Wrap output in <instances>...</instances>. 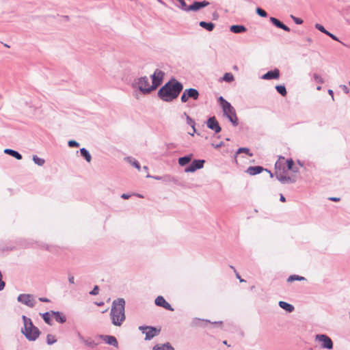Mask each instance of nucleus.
I'll return each instance as SVG.
<instances>
[{
    "mask_svg": "<svg viewBox=\"0 0 350 350\" xmlns=\"http://www.w3.org/2000/svg\"><path fill=\"white\" fill-rule=\"evenodd\" d=\"M183 89V84L173 79L167 82L158 91V96L165 102H172L176 99Z\"/></svg>",
    "mask_w": 350,
    "mask_h": 350,
    "instance_id": "obj_1",
    "label": "nucleus"
},
{
    "mask_svg": "<svg viewBox=\"0 0 350 350\" xmlns=\"http://www.w3.org/2000/svg\"><path fill=\"white\" fill-rule=\"evenodd\" d=\"M124 306L125 301L123 298H118L113 301L110 312L113 325L120 326L125 321Z\"/></svg>",
    "mask_w": 350,
    "mask_h": 350,
    "instance_id": "obj_2",
    "label": "nucleus"
},
{
    "mask_svg": "<svg viewBox=\"0 0 350 350\" xmlns=\"http://www.w3.org/2000/svg\"><path fill=\"white\" fill-rule=\"evenodd\" d=\"M22 319L23 322V327H21V333L28 340H36L40 334L39 329L33 325L30 318L23 315Z\"/></svg>",
    "mask_w": 350,
    "mask_h": 350,
    "instance_id": "obj_3",
    "label": "nucleus"
},
{
    "mask_svg": "<svg viewBox=\"0 0 350 350\" xmlns=\"http://www.w3.org/2000/svg\"><path fill=\"white\" fill-rule=\"evenodd\" d=\"M218 101L222 108L224 115L229 120L233 126H237L238 118L234 108L229 102L226 100L223 96H219L218 98Z\"/></svg>",
    "mask_w": 350,
    "mask_h": 350,
    "instance_id": "obj_4",
    "label": "nucleus"
},
{
    "mask_svg": "<svg viewBox=\"0 0 350 350\" xmlns=\"http://www.w3.org/2000/svg\"><path fill=\"white\" fill-rule=\"evenodd\" d=\"M131 86L134 89L139 90L143 94H150L154 90L152 89V85L150 84L148 78L146 76L135 79Z\"/></svg>",
    "mask_w": 350,
    "mask_h": 350,
    "instance_id": "obj_5",
    "label": "nucleus"
},
{
    "mask_svg": "<svg viewBox=\"0 0 350 350\" xmlns=\"http://www.w3.org/2000/svg\"><path fill=\"white\" fill-rule=\"evenodd\" d=\"M79 341L89 349H95L100 344L98 335L95 337L84 336L80 333L77 334Z\"/></svg>",
    "mask_w": 350,
    "mask_h": 350,
    "instance_id": "obj_6",
    "label": "nucleus"
},
{
    "mask_svg": "<svg viewBox=\"0 0 350 350\" xmlns=\"http://www.w3.org/2000/svg\"><path fill=\"white\" fill-rule=\"evenodd\" d=\"M315 341L319 342L321 347L323 349L329 350L333 349V342L326 334H317L315 336Z\"/></svg>",
    "mask_w": 350,
    "mask_h": 350,
    "instance_id": "obj_7",
    "label": "nucleus"
},
{
    "mask_svg": "<svg viewBox=\"0 0 350 350\" xmlns=\"http://www.w3.org/2000/svg\"><path fill=\"white\" fill-rule=\"evenodd\" d=\"M199 96V92L196 89H185L181 95L180 100L182 103H187L189 98L196 100L198 99Z\"/></svg>",
    "mask_w": 350,
    "mask_h": 350,
    "instance_id": "obj_8",
    "label": "nucleus"
},
{
    "mask_svg": "<svg viewBox=\"0 0 350 350\" xmlns=\"http://www.w3.org/2000/svg\"><path fill=\"white\" fill-rule=\"evenodd\" d=\"M139 329L146 334L145 340H150L154 336L159 335L160 330L151 326H139Z\"/></svg>",
    "mask_w": 350,
    "mask_h": 350,
    "instance_id": "obj_9",
    "label": "nucleus"
},
{
    "mask_svg": "<svg viewBox=\"0 0 350 350\" xmlns=\"http://www.w3.org/2000/svg\"><path fill=\"white\" fill-rule=\"evenodd\" d=\"M17 301L29 308H33L36 305L34 297L31 294H20L17 297Z\"/></svg>",
    "mask_w": 350,
    "mask_h": 350,
    "instance_id": "obj_10",
    "label": "nucleus"
},
{
    "mask_svg": "<svg viewBox=\"0 0 350 350\" xmlns=\"http://www.w3.org/2000/svg\"><path fill=\"white\" fill-rule=\"evenodd\" d=\"M164 75L165 74L162 70L159 69H156L154 73L151 75L152 89H154V90L157 87H159L161 84Z\"/></svg>",
    "mask_w": 350,
    "mask_h": 350,
    "instance_id": "obj_11",
    "label": "nucleus"
},
{
    "mask_svg": "<svg viewBox=\"0 0 350 350\" xmlns=\"http://www.w3.org/2000/svg\"><path fill=\"white\" fill-rule=\"evenodd\" d=\"M204 160H193L192 163L185 169V172H194L197 170L202 169L204 166Z\"/></svg>",
    "mask_w": 350,
    "mask_h": 350,
    "instance_id": "obj_12",
    "label": "nucleus"
},
{
    "mask_svg": "<svg viewBox=\"0 0 350 350\" xmlns=\"http://www.w3.org/2000/svg\"><path fill=\"white\" fill-rule=\"evenodd\" d=\"M206 125L208 129L214 131L216 133H219L221 130V128L215 116L211 117L208 119Z\"/></svg>",
    "mask_w": 350,
    "mask_h": 350,
    "instance_id": "obj_13",
    "label": "nucleus"
},
{
    "mask_svg": "<svg viewBox=\"0 0 350 350\" xmlns=\"http://www.w3.org/2000/svg\"><path fill=\"white\" fill-rule=\"evenodd\" d=\"M98 338L103 340L106 344L111 345L114 347H118V342L116 338L113 336L99 334Z\"/></svg>",
    "mask_w": 350,
    "mask_h": 350,
    "instance_id": "obj_14",
    "label": "nucleus"
},
{
    "mask_svg": "<svg viewBox=\"0 0 350 350\" xmlns=\"http://www.w3.org/2000/svg\"><path fill=\"white\" fill-rule=\"evenodd\" d=\"M209 5V2L206 1H194L193 4L189 5L187 8V12L193 11L197 12L199 10Z\"/></svg>",
    "mask_w": 350,
    "mask_h": 350,
    "instance_id": "obj_15",
    "label": "nucleus"
},
{
    "mask_svg": "<svg viewBox=\"0 0 350 350\" xmlns=\"http://www.w3.org/2000/svg\"><path fill=\"white\" fill-rule=\"evenodd\" d=\"M154 303L157 306L163 307V308L168 310H174V309L172 308L171 305L165 301V299L162 296H158L155 300Z\"/></svg>",
    "mask_w": 350,
    "mask_h": 350,
    "instance_id": "obj_16",
    "label": "nucleus"
},
{
    "mask_svg": "<svg viewBox=\"0 0 350 350\" xmlns=\"http://www.w3.org/2000/svg\"><path fill=\"white\" fill-rule=\"evenodd\" d=\"M279 77L280 70L277 68L274 69L273 70L268 71L262 76V79L265 80L278 79Z\"/></svg>",
    "mask_w": 350,
    "mask_h": 350,
    "instance_id": "obj_17",
    "label": "nucleus"
},
{
    "mask_svg": "<svg viewBox=\"0 0 350 350\" xmlns=\"http://www.w3.org/2000/svg\"><path fill=\"white\" fill-rule=\"evenodd\" d=\"M270 21L277 27L280 28L286 31H290V28L282 23L280 21L274 17L270 18Z\"/></svg>",
    "mask_w": 350,
    "mask_h": 350,
    "instance_id": "obj_18",
    "label": "nucleus"
},
{
    "mask_svg": "<svg viewBox=\"0 0 350 350\" xmlns=\"http://www.w3.org/2000/svg\"><path fill=\"white\" fill-rule=\"evenodd\" d=\"M51 312L57 322L64 323L66 321V316L60 312L51 310Z\"/></svg>",
    "mask_w": 350,
    "mask_h": 350,
    "instance_id": "obj_19",
    "label": "nucleus"
},
{
    "mask_svg": "<svg viewBox=\"0 0 350 350\" xmlns=\"http://www.w3.org/2000/svg\"><path fill=\"white\" fill-rule=\"evenodd\" d=\"M276 178L282 184L288 183H293L296 181L295 178L282 174H277Z\"/></svg>",
    "mask_w": 350,
    "mask_h": 350,
    "instance_id": "obj_20",
    "label": "nucleus"
},
{
    "mask_svg": "<svg viewBox=\"0 0 350 350\" xmlns=\"http://www.w3.org/2000/svg\"><path fill=\"white\" fill-rule=\"evenodd\" d=\"M263 170L264 168L261 166H250L247 169L246 172L250 175L254 176L260 174Z\"/></svg>",
    "mask_w": 350,
    "mask_h": 350,
    "instance_id": "obj_21",
    "label": "nucleus"
},
{
    "mask_svg": "<svg viewBox=\"0 0 350 350\" xmlns=\"http://www.w3.org/2000/svg\"><path fill=\"white\" fill-rule=\"evenodd\" d=\"M230 30L234 33H241L245 32L247 29L243 25H234L230 27Z\"/></svg>",
    "mask_w": 350,
    "mask_h": 350,
    "instance_id": "obj_22",
    "label": "nucleus"
},
{
    "mask_svg": "<svg viewBox=\"0 0 350 350\" xmlns=\"http://www.w3.org/2000/svg\"><path fill=\"white\" fill-rule=\"evenodd\" d=\"M152 350H174V348L169 342H166L162 345H154Z\"/></svg>",
    "mask_w": 350,
    "mask_h": 350,
    "instance_id": "obj_23",
    "label": "nucleus"
},
{
    "mask_svg": "<svg viewBox=\"0 0 350 350\" xmlns=\"http://www.w3.org/2000/svg\"><path fill=\"white\" fill-rule=\"evenodd\" d=\"M278 305L281 308L288 312H292L294 310V306L292 304H290L284 301H280Z\"/></svg>",
    "mask_w": 350,
    "mask_h": 350,
    "instance_id": "obj_24",
    "label": "nucleus"
},
{
    "mask_svg": "<svg viewBox=\"0 0 350 350\" xmlns=\"http://www.w3.org/2000/svg\"><path fill=\"white\" fill-rule=\"evenodd\" d=\"M199 25L208 31H212L215 28V24L212 22L200 21Z\"/></svg>",
    "mask_w": 350,
    "mask_h": 350,
    "instance_id": "obj_25",
    "label": "nucleus"
},
{
    "mask_svg": "<svg viewBox=\"0 0 350 350\" xmlns=\"http://www.w3.org/2000/svg\"><path fill=\"white\" fill-rule=\"evenodd\" d=\"M4 152L7 154H9L16 158L18 160H21L22 159V155L18 152L14 150L6 148L4 150Z\"/></svg>",
    "mask_w": 350,
    "mask_h": 350,
    "instance_id": "obj_26",
    "label": "nucleus"
},
{
    "mask_svg": "<svg viewBox=\"0 0 350 350\" xmlns=\"http://www.w3.org/2000/svg\"><path fill=\"white\" fill-rule=\"evenodd\" d=\"M192 154L187 155L178 159V164L181 166H185L189 163L191 160Z\"/></svg>",
    "mask_w": 350,
    "mask_h": 350,
    "instance_id": "obj_27",
    "label": "nucleus"
},
{
    "mask_svg": "<svg viewBox=\"0 0 350 350\" xmlns=\"http://www.w3.org/2000/svg\"><path fill=\"white\" fill-rule=\"evenodd\" d=\"M80 154L81 157H83L87 162H90L92 160L91 154H90L89 151L85 148H82L80 149Z\"/></svg>",
    "mask_w": 350,
    "mask_h": 350,
    "instance_id": "obj_28",
    "label": "nucleus"
},
{
    "mask_svg": "<svg viewBox=\"0 0 350 350\" xmlns=\"http://www.w3.org/2000/svg\"><path fill=\"white\" fill-rule=\"evenodd\" d=\"M127 162H129L131 165H133V167H135L136 169H137L139 171H140L141 170V166H140V164L134 158L131 157H127L126 159H125Z\"/></svg>",
    "mask_w": 350,
    "mask_h": 350,
    "instance_id": "obj_29",
    "label": "nucleus"
},
{
    "mask_svg": "<svg viewBox=\"0 0 350 350\" xmlns=\"http://www.w3.org/2000/svg\"><path fill=\"white\" fill-rule=\"evenodd\" d=\"M211 323L208 320H204L198 318H194L192 319L191 325L194 327L202 326V322Z\"/></svg>",
    "mask_w": 350,
    "mask_h": 350,
    "instance_id": "obj_30",
    "label": "nucleus"
},
{
    "mask_svg": "<svg viewBox=\"0 0 350 350\" xmlns=\"http://www.w3.org/2000/svg\"><path fill=\"white\" fill-rule=\"evenodd\" d=\"M243 152L247 154L250 157H252L253 156V153H252L250 152V149L248 148H239L237 150V151L236 152V154H235V161H237V154L243 153Z\"/></svg>",
    "mask_w": 350,
    "mask_h": 350,
    "instance_id": "obj_31",
    "label": "nucleus"
},
{
    "mask_svg": "<svg viewBox=\"0 0 350 350\" xmlns=\"http://www.w3.org/2000/svg\"><path fill=\"white\" fill-rule=\"evenodd\" d=\"M306 280V278L303 276H300L298 275H291L287 278L288 282H292L294 281H303Z\"/></svg>",
    "mask_w": 350,
    "mask_h": 350,
    "instance_id": "obj_32",
    "label": "nucleus"
},
{
    "mask_svg": "<svg viewBox=\"0 0 350 350\" xmlns=\"http://www.w3.org/2000/svg\"><path fill=\"white\" fill-rule=\"evenodd\" d=\"M184 116H186V120H187V123L191 126L192 129H193V133H195L196 131V128H195V122L194 120L191 118L187 114V113L184 112L183 113Z\"/></svg>",
    "mask_w": 350,
    "mask_h": 350,
    "instance_id": "obj_33",
    "label": "nucleus"
},
{
    "mask_svg": "<svg viewBox=\"0 0 350 350\" xmlns=\"http://www.w3.org/2000/svg\"><path fill=\"white\" fill-rule=\"evenodd\" d=\"M275 89L277 90V92L281 94L282 96H284L286 95L287 94V92H286V88L284 85H276L275 86Z\"/></svg>",
    "mask_w": 350,
    "mask_h": 350,
    "instance_id": "obj_34",
    "label": "nucleus"
},
{
    "mask_svg": "<svg viewBox=\"0 0 350 350\" xmlns=\"http://www.w3.org/2000/svg\"><path fill=\"white\" fill-rule=\"evenodd\" d=\"M56 342H57V339H56V338H55V336L54 335L51 334H47V336H46V343L49 345H53Z\"/></svg>",
    "mask_w": 350,
    "mask_h": 350,
    "instance_id": "obj_35",
    "label": "nucleus"
},
{
    "mask_svg": "<svg viewBox=\"0 0 350 350\" xmlns=\"http://www.w3.org/2000/svg\"><path fill=\"white\" fill-rule=\"evenodd\" d=\"M32 159L33 162L39 166H42L45 163L44 159L40 158L36 155H33Z\"/></svg>",
    "mask_w": 350,
    "mask_h": 350,
    "instance_id": "obj_36",
    "label": "nucleus"
},
{
    "mask_svg": "<svg viewBox=\"0 0 350 350\" xmlns=\"http://www.w3.org/2000/svg\"><path fill=\"white\" fill-rule=\"evenodd\" d=\"M51 312H46L42 314L43 320L45 321L46 323L49 325H51Z\"/></svg>",
    "mask_w": 350,
    "mask_h": 350,
    "instance_id": "obj_37",
    "label": "nucleus"
},
{
    "mask_svg": "<svg viewBox=\"0 0 350 350\" xmlns=\"http://www.w3.org/2000/svg\"><path fill=\"white\" fill-rule=\"evenodd\" d=\"M223 80L226 82H232L234 81V76L230 72H226L224 75Z\"/></svg>",
    "mask_w": 350,
    "mask_h": 350,
    "instance_id": "obj_38",
    "label": "nucleus"
},
{
    "mask_svg": "<svg viewBox=\"0 0 350 350\" xmlns=\"http://www.w3.org/2000/svg\"><path fill=\"white\" fill-rule=\"evenodd\" d=\"M312 78L317 83H319V84H323L324 83V80L317 73H313L312 74Z\"/></svg>",
    "mask_w": 350,
    "mask_h": 350,
    "instance_id": "obj_39",
    "label": "nucleus"
},
{
    "mask_svg": "<svg viewBox=\"0 0 350 350\" xmlns=\"http://www.w3.org/2000/svg\"><path fill=\"white\" fill-rule=\"evenodd\" d=\"M256 13L261 17H267V12L260 8H256Z\"/></svg>",
    "mask_w": 350,
    "mask_h": 350,
    "instance_id": "obj_40",
    "label": "nucleus"
},
{
    "mask_svg": "<svg viewBox=\"0 0 350 350\" xmlns=\"http://www.w3.org/2000/svg\"><path fill=\"white\" fill-rule=\"evenodd\" d=\"M180 3V9L183 11L187 12V8L189 5H187L185 1V0H177Z\"/></svg>",
    "mask_w": 350,
    "mask_h": 350,
    "instance_id": "obj_41",
    "label": "nucleus"
},
{
    "mask_svg": "<svg viewBox=\"0 0 350 350\" xmlns=\"http://www.w3.org/2000/svg\"><path fill=\"white\" fill-rule=\"evenodd\" d=\"M315 28L325 34L327 33V31L325 29V27L319 23L315 24Z\"/></svg>",
    "mask_w": 350,
    "mask_h": 350,
    "instance_id": "obj_42",
    "label": "nucleus"
},
{
    "mask_svg": "<svg viewBox=\"0 0 350 350\" xmlns=\"http://www.w3.org/2000/svg\"><path fill=\"white\" fill-rule=\"evenodd\" d=\"M68 146L69 147H78L79 146V144L75 141V140H70L68 142Z\"/></svg>",
    "mask_w": 350,
    "mask_h": 350,
    "instance_id": "obj_43",
    "label": "nucleus"
},
{
    "mask_svg": "<svg viewBox=\"0 0 350 350\" xmlns=\"http://www.w3.org/2000/svg\"><path fill=\"white\" fill-rule=\"evenodd\" d=\"M291 18L293 20V21L297 24V25H301L303 23V20L299 18H297V17H295L293 15L291 16Z\"/></svg>",
    "mask_w": 350,
    "mask_h": 350,
    "instance_id": "obj_44",
    "label": "nucleus"
},
{
    "mask_svg": "<svg viewBox=\"0 0 350 350\" xmlns=\"http://www.w3.org/2000/svg\"><path fill=\"white\" fill-rule=\"evenodd\" d=\"M98 292H99V288H98V286H95L94 287V288L90 292V294L92 295H96L98 294Z\"/></svg>",
    "mask_w": 350,
    "mask_h": 350,
    "instance_id": "obj_45",
    "label": "nucleus"
},
{
    "mask_svg": "<svg viewBox=\"0 0 350 350\" xmlns=\"http://www.w3.org/2000/svg\"><path fill=\"white\" fill-rule=\"evenodd\" d=\"M287 168L291 170H293V161L291 159L286 161Z\"/></svg>",
    "mask_w": 350,
    "mask_h": 350,
    "instance_id": "obj_46",
    "label": "nucleus"
},
{
    "mask_svg": "<svg viewBox=\"0 0 350 350\" xmlns=\"http://www.w3.org/2000/svg\"><path fill=\"white\" fill-rule=\"evenodd\" d=\"M2 274L0 275V291H2L5 287V282L2 280Z\"/></svg>",
    "mask_w": 350,
    "mask_h": 350,
    "instance_id": "obj_47",
    "label": "nucleus"
},
{
    "mask_svg": "<svg viewBox=\"0 0 350 350\" xmlns=\"http://www.w3.org/2000/svg\"><path fill=\"white\" fill-rule=\"evenodd\" d=\"M326 35H327L328 36H329V37H330L332 39H333L334 40L338 41V38H337L335 35H334L333 33H332L329 32L328 31H327V33H326Z\"/></svg>",
    "mask_w": 350,
    "mask_h": 350,
    "instance_id": "obj_48",
    "label": "nucleus"
},
{
    "mask_svg": "<svg viewBox=\"0 0 350 350\" xmlns=\"http://www.w3.org/2000/svg\"><path fill=\"white\" fill-rule=\"evenodd\" d=\"M68 282L70 283V284H74L75 283V278L72 275H68Z\"/></svg>",
    "mask_w": 350,
    "mask_h": 350,
    "instance_id": "obj_49",
    "label": "nucleus"
},
{
    "mask_svg": "<svg viewBox=\"0 0 350 350\" xmlns=\"http://www.w3.org/2000/svg\"><path fill=\"white\" fill-rule=\"evenodd\" d=\"M327 92H328V94L332 96V100H334V92H333V90H328Z\"/></svg>",
    "mask_w": 350,
    "mask_h": 350,
    "instance_id": "obj_50",
    "label": "nucleus"
},
{
    "mask_svg": "<svg viewBox=\"0 0 350 350\" xmlns=\"http://www.w3.org/2000/svg\"><path fill=\"white\" fill-rule=\"evenodd\" d=\"M39 300L42 302H49V299L45 297H40Z\"/></svg>",
    "mask_w": 350,
    "mask_h": 350,
    "instance_id": "obj_51",
    "label": "nucleus"
},
{
    "mask_svg": "<svg viewBox=\"0 0 350 350\" xmlns=\"http://www.w3.org/2000/svg\"><path fill=\"white\" fill-rule=\"evenodd\" d=\"M212 145H213V146H214L215 148H220V147H221V146H222V145H223V142H220L219 144H215V145L214 144H213Z\"/></svg>",
    "mask_w": 350,
    "mask_h": 350,
    "instance_id": "obj_52",
    "label": "nucleus"
},
{
    "mask_svg": "<svg viewBox=\"0 0 350 350\" xmlns=\"http://www.w3.org/2000/svg\"><path fill=\"white\" fill-rule=\"evenodd\" d=\"M121 198H123V199H129L130 198V195L129 194H126V193H123L122 196H121Z\"/></svg>",
    "mask_w": 350,
    "mask_h": 350,
    "instance_id": "obj_53",
    "label": "nucleus"
},
{
    "mask_svg": "<svg viewBox=\"0 0 350 350\" xmlns=\"http://www.w3.org/2000/svg\"><path fill=\"white\" fill-rule=\"evenodd\" d=\"M280 200L282 202H286V198L282 194H280Z\"/></svg>",
    "mask_w": 350,
    "mask_h": 350,
    "instance_id": "obj_54",
    "label": "nucleus"
},
{
    "mask_svg": "<svg viewBox=\"0 0 350 350\" xmlns=\"http://www.w3.org/2000/svg\"><path fill=\"white\" fill-rule=\"evenodd\" d=\"M341 87L343 88V90H345V92L346 93L349 92V90L348 88L346 85H342Z\"/></svg>",
    "mask_w": 350,
    "mask_h": 350,
    "instance_id": "obj_55",
    "label": "nucleus"
},
{
    "mask_svg": "<svg viewBox=\"0 0 350 350\" xmlns=\"http://www.w3.org/2000/svg\"><path fill=\"white\" fill-rule=\"evenodd\" d=\"M330 200L332 201H334V202H337V201L340 200V198L334 197V198H331Z\"/></svg>",
    "mask_w": 350,
    "mask_h": 350,
    "instance_id": "obj_56",
    "label": "nucleus"
},
{
    "mask_svg": "<svg viewBox=\"0 0 350 350\" xmlns=\"http://www.w3.org/2000/svg\"><path fill=\"white\" fill-rule=\"evenodd\" d=\"M293 172H298V168L297 167H293V170H291Z\"/></svg>",
    "mask_w": 350,
    "mask_h": 350,
    "instance_id": "obj_57",
    "label": "nucleus"
},
{
    "mask_svg": "<svg viewBox=\"0 0 350 350\" xmlns=\"http://www.w3.org/2000/svg\"><path fill=\"white\" fill-rule=\"evenodd\" d=\"M237 278L239 280V281H240L241 282H244V280H243V279H241V277L239 275V274H237Z\"/></svg>",
    "mask_w": 350,
    "mask_h": 350,
    "instance_id": "obj_58",
    "label": "nucleus"
},
{
    "mask_svg": "<svg viewBox=\"0 0 350 350\" xmlns=\"http://www.w3.org/2000/svg\"><path fill=\"white\" fill-rule=\"evenodd\" d=\"M306 40H307L308 42H312V39H311L310 38H306Z\"/></svg>",
    "mask_w": 350,
    "mask_h": 350,
    "instance_id": "obj_59",
    "label": "nucleus"
},
{
    "mask_svg": "<svg viewBox=\"0 0 350 350\" xmlns=\"http://www.w3.org/2000/svg\"><path fill=\"white\" fill-rule=\"evenodd\" d=\"M212 323H214V324H217V323L221 324V323H222V322H221V321H218V322L215 321V322H213Z\"/></svg>",
    "mask_w": 350,
    "mask_h": 350,
    "instance_id": "obj_60",
    "label": "nucleus"
},
{
    "mask_svg": "<svg viewBox=\"0 0 350 350\" xmlns=\"http://www.w3.org/2000/svg\"><path fill=\"white\" fill-rule=\"evenodd\" d=\"M156 180H161V178L159 176L154 177Z\"/></svg>",
    "mask_w": 350,
    "mask_h": 350,
    "instance_id": "obj_61",
    "label": "nucleus"
},
{
    "mask_svg": "<svg viewBox=\"0 0 350 350\" xmlns=\"http://www.w3.org/2000/svg\"><path fill=\"white\" fill-rule=\"evenodd\" d=\"M144 171H148V167L147 166H144Z\"/></svg>",
    "mask_w": 350,
    "mask_h": 350,
    "instance_id": "obj_62",
    "label": "nucleus"
},
{
    "mask_svg": "<svg viewBox=\"0 0 350 350\" xmlns=\"http://www.w3.org/2000/svg\"><path fill=\"white\" fill-rule=\"evenodd\" d=\"M321 89V86H318V87L317 88V90H320Z\"/></svg>",
    "mask_w": 350,
    "mask_h": 350,
    "instance_id": "obj_63",
    "label": "nucleus"
},
{
    "mask_svg": "<svg viewBox=\"0 0 350 350\" xmlns=\"http://www.w3.org/2000/svg\"><path fill=\"white\" fill-rule=\"evenodd\" d=\"M230 268L232 269L235 271V269L233 266H230Z\"/></svg>",
    "mask_w": 350,
    "mask_h": 350,
    "instance_id": "obj_64",
    "label": "nucleus"
}]
</instances>
